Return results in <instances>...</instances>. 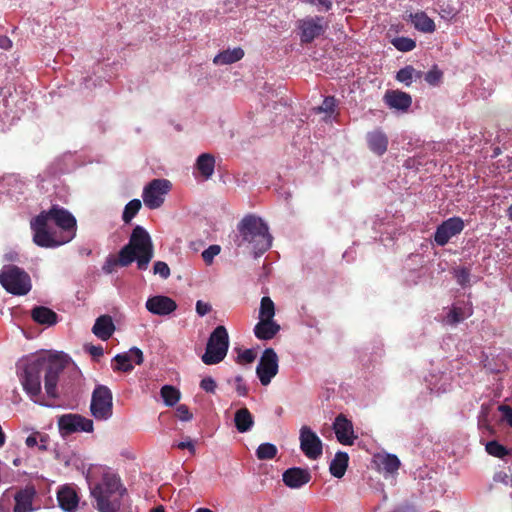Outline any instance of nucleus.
I'll return each mask as SVG.
<instances>
[{
	"instance_id": "1",
	"label": "nucleus",
	"mask_w": 512,
	"mask_h": 512,
	"mask_svg": "<svg viewBox=\"0 0 512 512\" xmlns=\"http://www.w3.org/2000/svg\"><path fill=\"white\" fill-rule=\"evenodd\" d=\"M65 368V361L58 355H39L21 361L17 365V375L23 390L35 403H40L41 379L51 398L58 397L57 383Z\"/></svg>"
},
{
	"instance_id": "2",
	"label": "nucleus",
	"mask_w": 512,
	"mask_h": 512,
	"mask_svg": "<svg viewBox=\"0 0 512 512\" xmlns=\"http://www.w3.org/2000/svg\"><path fill=\"white\" fill-rule=\"evenodd\" d=\"M33 242L42 248L64 245L76 236L77 221L71 212L55 204L30 220Z\"/></svg>"
},
{
	"instance_id": "3",
	"label": "nucleus",
	"mask_w": 512,
	"mask_h": 512,
	"mask_svg": "<svg viewBox=\"0 0 512 512\" xmlns=\"http://www.w3.org/2000/svg\"><path fill=\"white\" fill-rule=\"evenodd\" d=\"M154 256V246L149 233L137 225L129 238V242L119 251V262L121 267H128L134 261L141 271L148 268Z\"/></svg>"
},
{
	"instance_id": "4",
	"label": "nucleus",
	"mask_w": 512,
	"mask_h": 512,
	"mask_svg": "<svg viewBox=\"0 0 512 512\" xmlns=\"http://www.w3.org/2000/svg\"><path fill=\"white\" fill-rule=\"evenodd\" d=\"M240 241L237 246L249 244L255 257L264 254L272 245L267 224L258 216L248 214L238 223Z\"/></svg>"
},
{
	"instance_id": "5",
	"label": "nucleus",
	"mask_w": 512,
	"mask_h": 512,
	"mask_svg": "<svg viewBox=\"0 0 512 512\" xmlns=\"http://www.w3.org/2000/svg\"><path fill=\"white\" fill-rule=\"evenodd\" d=\"M126 489L120 478L112 473H105L101 482L90 488L91 496L96 502L99 512H116L120 508V499Z\"/></svg>"
},
{
	"instance_id": "6",
	"label": "nucleus",
	"mask_w": 512,
	"mask_h": 512,
	"mask_svg": "<svg viewBox=\"0 0 512 512\" xmlns=\"http://www.w3.org/2000/svg\"><path fill=\"white\" fill-rule=\"evenodd\" d=\"M229 348V335L227 329L219 325L210 334L205 353L201 360L206 365H215L224 360Z\"/></svg>"
},
{
	"instance_id": "7",
	"label": "nucleus",
	"mask_w": 512,
	"mask_h": 512,
	"mask_svg": "<svg viewBox=\"0 0 512 512\" xmlns=\"http://www.w3.org/2000/svg\"><path fill=\"white\" fill-rule=\"evenodd\" d=\"M0 283L7 292L18 296L26 295L32 287L29 274L15 265L5 266L1 270Z\"/></svg>"
},
{
	"instance_id": "8",
	"label": "nucleus",
	"mask_w": 512,
	"mask_h": 512,
	"mask_svg": "<svg viewBox=\"0 0 512 512\" xmlns=\"http://www.w3.org/2000/svg\"><path fill=\"white\" fill-rule=\"evenodd\" d=\"M90 411L98 421L108 420L113 414V395L105 385H96L92 392Z\"/></svg>"
},
{
	"instance_id": "9",
	"label": "nucleus",
	"mask_w": 512,
	"mask_h": 512,
	"mask_svg": "<svg viewBox=\"0 0 512 512\" xmlns=\"http://www.w3.org/2000/svg\"><path fill=\"white\" fill-rule=\"evenodd\" d=\"M171 182L167 179H153L143 190V201L149 209H157L164 202V195L169 192Z\"/></svg>"
},
{
	"instance_id": "10",
	"label": "nucleus",
	"mask_w": 512,
	"mask_h": 512,
	"mask_svg": "<svg viewBox=\"0 0 512 512\" xmlns=\"http://www.w3.org/2000/svg\"><path fill=\"white\" fill-rule=\"evenodd\" d=\"M278 373V356L274 349L266 348L256 367V374L263 386L270 384Z\"/></svg>"
},
{
	"instance_id": "11",
	"label": "nucleus",
	"mask_w": 512,
	"mask_h": 512,
	"mask_svg": "<svg viewBox=\"0 0 512 512\" xmlns=\"http://www.w3.org/2000/svg\"><path fill=\"white\" fill-rule=\"evenodd\" d=\"M300 30V41L302 44H308L314 39L324 34L327 25L321 16L306 17L297 22Z\"/></svg>"
},
{
	"instance_id": "12",
	"label": "nucleus",
	"mask_w": 512,
	"mask_h": 512,
	"mask_svg": "<svg viewBox=\"0 0 512 512\" xmlns=\"http://www.w3.org/2000/svg\"><path fill=\"white\" fill-rule=\"evenodd\" d=\"M300 449L304 455L311 459H318L323 453V445L321 439L308 426H302L300 429Z\"/></svg>"
},
{
	"instance_id": "13",
	"label": "nucleus",
	"mask_w": 512,
	"mask_h": 512,
	"mask_svg": "<svg viewBox=\"0 0 512 512\" xmlns=\"http://www.w3.org/2000/svg\"><path fill=\"white\" fill-rule=\"evenodd\" d=\"M465 227L462 218L454 216L443 221L434 233V241L438 246H445L449 240L460 234Z\"/></svg>"
},
{
	"instance_id": "14",
	"label": "nucleus",
	"mask_w": 512,
	"mask_h": 512,
	"mask_svg": "<svg viewBox=\"0 0 512 512\" xmlns=\"http://www.w3.org/2000/svg\"><path fill=\"white\" fill-rule=\"evenodd\" d=\"M58 426L64 434L93 431V421L79 414L62 415L58 419Z\"/></svg>"
},
{
	"instance_id": "15",
	"label": "nucleus",
	"mask_w": 512,
	"mask_h": 512,
	"mask_svg": "<svg viewBox=\"0 0 512 512\" xmlns=\"http://www.w3.org/2000/svg\"><path fill=\"white\" fill-rule=\"evenodd\" d=\"M333 430L337 440L343 445H353L357 438L354 435L352 422L344 415L339 414L333 423Z\"/></svg>"
},
{
	"instance_id": "16",
	"label": "nucleus",
	"mask_w": 512,
	"mask_h": 512,
	"mask_svg": "<svg viewBox=\"0 0 512 512\" xmlns=\"http://www.w3.org/2000/svg\"><path fill=\"white\" fill-rule=\"evenodd\" d=\"M145 306L150 313L160 316L169 315L177 308V304L172 298L162 295L148 298Z\"/></svg>"
},
{
	"instance_id": "17",
	"label": "nucleus",
	"mask_w": 512,
	"mask_h": 512,
	"mask_svg": "<svg viewBox=\"0 0 512 512\" xmlns=\"http://www.w3.org/2000/svg\"><path fill=\"white\" fill-rule=\"evenodd\" d=\"M311 480V473L308 469L301 467H292L285 470L282 474L283 483L292 489H298Z\"/></svg>"
},
{
	"instance_id": "18",
	"label": "nucleus",
	"mask_w": 512,
	"mask_h": 512,
	"mask_svg": "<svg viewBox=\"0 0 512 512\" xmlns=\"http://www.w3.org/2000/svg\"><path fill=\"white\" fill-rule=\"evenodd\" d=\"M57 500L61 509L67 512H73L77 509L79 497L74 488L63 486L57 493Z\"/></svg>"
},
{
	"instance_id": "19",
	"label": "nucleus",
	"mask_w": 512,
	"mask_h": 512,
	"mask_svg": "<svg viewBox=\"0 0 512 512\" xmlns=\"http://www.w3.org/2000/svg\"><path fill=\"white\" fill-rule=\"evenodd\" d=\"M366 141L368 148L378 156H382L387 151L389 143L388 137L380 129L367 133Z\"/></svg>"
},
{
	"instance_id": "20",
	"label": "nucleus",
	"mask_w": 512,
	"mask_h": 512,
	"mask_svg": "<svg viewBox=\"0 0 512 512\" xmlns=\"http://www.w3.org/2000/svg\"><path fill=\"white\" fill-rule=\"evenodd\" d=\"M384 99L389 107L402 111L408 110L412 103L411 96L399 90L387 91Z\"/></svg>"
},
{
	"instance_id": "21",
	"label": "nucleus",
	"mask_w": 512,
	"mask_h": 512,
	"mask_svg": "<svg viewBox=\"0 0 512 512\" xmlns=\"http://www.w3.org/2000/svg\"><path fill=\"white\" fill-rule=\"evenodd\" d=\"M114 331L115 325L112 317L109 315H101L98 317L92 328L94 335L103 341L108 340L113 335Z\"/></svg>"
},
{
	"instance_id": "22",
	"label": "nucleus",
	"mask_w": 512,
	"mask_h": 512,
	"mask_svg": "<svg viewBox=\"0 0 512 512\" xmlns=\"http://www.w3.org/2000/svg\"><path fill=\"white\" fill-rule=\"evenodd\" d=\"M254 335L259 340H271L280 331V325L274 320H259L254 326Z\"/></svg>"
},
{
	"instance_id": "23",
	"label": "nucleus",
	"mask_w": 512,
	"mask_h": 512,
	"mask_svg": "<svg viewBox=\"0 0 512 512\" xmlns=\"http://www.w3.org/2000/svg\"><path fill=\"white\" fill-rule=\"evenodd\" d=\"M32 319L41 325L52 326L58 322V315L45 306H36L31 311Z\"/></svg>"
},
{
	"instance_id": "24",
	"label": "nucleus",
	"mask_w": 512,
	"mask_h": 512,
	"mask_svg": "<svg viewBox=\"0 0 512 512\" xmlns=\"http://www.w3.org/2000/svg\"><path fill=\"white\" fill-rule=\"evenodd\" d=\"M35 495L33 488L20 490L15 495L14 512H31L33 510L32 502Z\"/></svg>"
},
{
	"instance_id": "25",
	"label": "nucleus",
	"mask_w": 512,
	"mask_h": 512,
	"mask_svg": "<svg viewBox=\"0 0 512 512\" xmlns=\"http://www.w3.org/2000/svg\"><path fill=\"white\" fill-rule=\"evenodd\" d=\"M195 168L205 180L210 179L215 169L214 156L210 153L199 155L196 160Z\"/></svg>"
},
{
	"instance_id": "26",
	"label": "nucleus",
	"mask_w": 512,
	"mask_h": 512,
	"mask_svg": "<svg viewBox=\"0 0 512 512\" xmlns=\"http://www.w3.org/2000/svg\"><path fill=\"white\" fill-rule=\"evenodd\" d=\"M234 423L238 432L245 433L253 427L254 418L251 412L246 407H243L235 412Z\"/></svg>"
},
{
	"instance_id": "27",
	"label": "nucleus",
	"mask_w": 512,
	"mask_h": 512,
	"mask_svg": "<svg viewBox=\"0 0 512 512\" xmlns=\"http://www.w3.org/2000/svg\"><path fill=\"white\" fill-rule=\"evenodd\" d=\"M244 57V51L242 48L237 47L234 49H227L220 53H218L214 59L213 63L216 65H228L233 64Z\"/></svg>"
},
{
	"instance_id": "28",
	"label": "nucleus",
	"mask_w": 512,
	"mask_h": 512,
	"mask_svg": "<svg viewBox=\"0 0 512 512\" xmlns=\"http://www.w3.org/2000/svg\"><path fill=\"white\" fill-rule=\"evenodd\" d=\"M349 456L346 452L339 451L330 463V473L336 478H342L348 467Z\"/></svg>"
},
{
	"instance_id": "29",
	"label": "nucleus",
	"mask_w": 512,
	"mask_h": 512,
	"mask_svg": "<svg viewBox=\"0 0 512 512\" xmlns=\"http://www.w3.org/2000/svg\"><path fill=\"white\" fill-rule=\"evenodd\" d=\"M414 27L424 33H432L435 31L434 21L424 12H417L411 15Z\"/></svg>"
},
{
	"instance_id": "30",
	"label": "nucleus",
	"mask_w": 512,
	"mask_h": 512,
	"mask_svg": "<svg viewBox=\"0 0 512 512\" xmlns=\"http://www.w3.org/2000/svg\"><path fill=\"white\" fill-rule=\"evenodd\" d=\"M421 78L422 72L416 71V69L411 66L407 65L404 68L400 69L396 74V80L404 83L406 86H410L412 84L413 78Z\"/></svg>"
},
{
	"instance_id": "31",
	"label": "nucleus",
	"mask_w": 512,
	"mask_h": 512,
	"mask_svg": "<svg viewBox=\"0 0 512 512\" xmlns=\"http://www.w3.org/2000/svg\"><path fill=\"white\" fill-rule=\"evenodd\" d=\"M275 316V305L270 297L264 296L260 302L259 320H273Z\"/></svg>"
},
{
	"instance_id": "32",
	"label": "nucleus",
	"mask_w": 512,
	"mask_h": 512,
	"mask_svg": "<svg viewBox=\"0 0 512 512\" xmlns=\"http://www.w3.org/2000/svg\"><path fill=\"white\" fill-rule=\"evenodd\" d=\"M160 394L167 406L175 405L180 399V391L171 385H164Z\"/></svg>"
},
{
	"instance_id": "33",
	"label": "nucleus",
	"mask_w": 512,
	"mask_h": 512,
	"mask_svg": "<svg viewBox=\"0 0 512 512\" xmlns=\"http://www.w3.org/2000/svg\"><path fill=\"white\" fill-rule=\"evenodd\" d=\"M141 201L139 199H133L129 201L124 208L123 214H122V220L125 223H130L131 220L137 215L139 210L141 209Z\"/></svg>"
},
{
	"instance_id": "34",
	"label": "nucleus",
	"mask_w": 512,
	"mask_h": 512,
	"mask_svg": "<svg viewBox=\"0 0 512 512\" xmlns=\"http://www.w3.org/2000/svg\"><path fill=\"white\" fill-rule=\"evenodd\" d=\"M277 447L271 443H262L256 450V456L259 460H270L277 455Z\"/></svg>"
},
{
	"instance_id": "35",
	"label": "nucleus",
	"mask_w": 512,
	"mask_h": 512,
	"mask_svg": "<svg viewBox=\"0 0 512 512\" xmlns=\"http://www.w3.org/2000/svg\"><path fill=\"white\" fill-rule=\"evenodd\" d=\"M392 44L401 52H409L416 47V42L408 37H396L392 40Z\"/></svg>"
},
{
	"instance_id": "36",
	"label": "nucleus",
	"mask_w": 512,
	"mask_h": 512,
	"mask_svg": "<svg viewBox=\"0 0 512 512\" xmlns=\"http://www.w3.org/2000/svg\"><path fill=\"white\" fill-rule=\"evenodd\" d=\"M114 361L116 362L114 370L130 372L134 368L127 353L117 354Z\"/></svg>"
},
{
	"instance_id": "37",
	"label": "nucleus",
	"mask_w": 512,
	"mask_h": 512,
	"mask_svg": "<svg viewBox=\"0 0 512 512\" xmlns=\"http://www.w3.org/2000/svg\"><path fill=\"white\" fill-rule=\"evenodd\" d=\"M486 451L488 454L498 458H503L509 454L507 448L495 440L490 441L486 444Z\"/></svg>"
},
{
	"instance_id": "38",
	"label": "nucleus",
	"mask_w": 512,
	"mask_h": 512,
	"mask_svg": "<svg viewBox=\"0 0 512 512\" xmlns=\"http://www.w3.org/2000/svg\"><path fill=\"white\" fill-rule=\"evenodd\" d=\"M454 276L461 287H466L470 282L471 272L467 267H459L455 269Z\"/></svg>"
},
{
	"instance_id": "39",
	"label": "nucleus",
	"mask_w": 512,
	"mask_h": 512,
	"mask_svg": "<svg viewBox=\"0 0 512 512\" xmlns=\"http://www.w3.org/2000/svg\"><path fill=\"white\" fill-rule=\"evenodd\" d=\"M382 464H383V468L387 472L393 473L399 469L400 460L398 459V457L396 455L389 454L383 459Z\"/></svg>"
},
{
	"instance_id": "40",
	"label": "nucleus",
	"mask_w": 512,
	"mask_h": 512,
	"mask_svg": "<svg viewBox=\"0 0 512 512\" xmlns=\"http://www.w3.org/2000/svg\"><path fill=\"white\" fill-rule=\"evenodd\" d=\"M153 273L158 274L162 279H167L170 276V268L164 261H156L153 265Z\"/></svg>"
},
{
	"instance_id": "41",
	"label": "nucleus",
	"mask_w": 512,
	"mask_h": 512,
	"mask_svg": "<svg viewBox=\"0 0 512 512\" xmlns=\"http://www.w3.org/2000/svg\"><path fill=\"white\" fill-rule=\"evenodd\" d=\"M336 106V99L333 96H327L324 98L323 103L316 110L318 112H325L331 115L334 112Z\"/></svg>"
},
{
	"instance_id": "42",
	"label": "nucleus",
	"mask_w": 512,
	"mask_h": 512,
	"mask_svg": "<svg viewBox=\"0 0 512 512\" xmlns=\"http://www.w3.org/2000/svg\"><path fill=\"white\" fill-rule=\"evenodd\" d=\"M221 251L219 245H211L202 252V258L206 264H211L215 256Z\"/></svg>"
},
{
	"instance_id": "43",
	"label": "nucleus",
	"mask_w": 512,
	"mask_h": 512,
	"mask_svg": "<svg viewBox=\"0 0 512 512\" xmlns=\"http://www.w3.org/2000/svg\"><path fill=\"white\" fill-rule=\"evenodd\" d=\"M443 76V73L441 70L437 68V66H434L431 70H429L425 75V80L430 85H437L439 81L441 80Z\"/></svg>"
},
{
	"instance_id": "44",
	"label": "nucleus",
	"mask_w": 512,
	"mask_h": 512,
	"mask_svg": "<svg viewBox=\"0 0 512 512\" xmlns=\"http://www.w3.org/2000/svg\"><path fill=\"white\" fill-rule=\"evenodd\" d=\"M256 359V353L252 349H245L238 354V363H252Z\"/></svg>"
},
{
	"instance_id": "45",
	"label": "nucleus",
	"mask_w": 512,
	"mask_h": 512,
	"mask_svg": "<svg viewBox=\"0 0 512 512\" xmlns=\"http://www.w3.org/2000/svg\"><path fill=\"white\" fill-rule=\"evenodd\" d=\"M200 388L202 390H204L205 392L207 393H215L216 391V388H217V384L215 382V380L208 376V377H205L201 380L200 382Z\"/></svg>"
},
{
	"instance_id": "46",
	"label": "nucleus",
	"mask_w": 512,
	"mask_h": 512,
	"mask_svg": "<svg viewBox=\"0 0 512 512\" xmlns=\"http://www.w3.org/2000/svg\"><path fill=\"white\" fill-rule=\"evenodd\" d=\"M176 416L182 421H189L192 419L193 414L190 412L187 405L180 404L176 408Z\"/></svg>"
},
{
	"instance_id": "47",
	"label": "nucleus",
	"mask_w": 512,
	"mask_h": 512,
	"mask_svg": "<svg viewBox=\"0 0 512 512\" xmlns=\"http://www.w3.org/2000/svg\"><path fill=\"white\" fill-rule=\"evenodd\" d=\"M234 384L236 392L239 396H247L248 394V388L246 384L244 383V379L241 375H238L234 378Z\"/></svg>"
},
{
	"instance_id": "48",
	"label": "nucleus",
	"mask_w": 512,
	"mask_h": 512,
	"mask_svg": "<svg viewBox=\"0 0 512 512\" xmlns=\"http://www.w3.org/2000/svg\"><path fill=\"white\" fill-rule=\"evenodd\" d=\"M131 362L134 361L137 365H140L143 362V352L137 348L133 347L127 352Z\"/></svg>"
},
{
	"instance_id": "49",
	"label": "nucleus",
	"mask_w": 512,
	"mask_h": 512,
	"mask_svg": "<svg viewBox=\"0 0 512 512\" xmlns=\"http://www.w3.org/2000/svg\"><path fill=\"white\" fill-rule=\"evenodd\" d=\"M448 319L452 324L460 322L463 319L461 309L453 308L448 314Z\"/></svg>"
},
{
	"instance_id": "50",
	"label": "nucleus",
	"mask_w": 512,
	"mask_h": 512,
	"mask_svg": "<svg viewBox=\"0 0 512 512\" xmlns=\"http://www.w3.org/2000/svg\"><path fill=\"white\" fill-rule=\"evenodd\" d=\"M499 410L502 412L503 419L512 426V408L508 405H500Z\"/></svg>"
},
{
	"instance_id": "51",
	"label": "nucleus",
	"mask_w": 512,
	"mask_h": 512,
	"mask_svg": "<svg viewBox=\"0 0 512 512\" xmlns=\"http://www.w3.org/2000/svg\"><path fill=\"white\" fill-rule=\"evenodd\" d=\"M211 311V306L208 303H204L201 300L196 303V312L200 316H204Z\"/></svg>"
},
{
	"instance_id": "52",
	"label": "nucleus",
	"mask_w": 512,
	"mask_h": 512,
	"mask_svg": "<svg viewBox=\"0 0 512 512\" xmlns=\"http://www.w3.org/2000/svg\"><path fill=\"white\" fill-rule=\"evenodd\" d=\"M120 266L119 257L117 259L109 258L103 266V270L106 273H112L115 266Z\"/></svg>"
},
{
	"instance_id": "53",
	"label": "nucleus",
	"mask_w": 512,
	"mask_h": 512,
	"mask_svg": "<svg viewBox=\"0 0 512 512\" xmlns=\"http://www.w3.org/2000/svg\"><path fill=\"white\" fill-rule=\"evenodd\" d=\"M176 447L178 449H181V450H184V449H188L190 451V453L194 454L195 453V446L193 444L192 441H183V442H179Z\"/></svg>"
},
{
	"instance_id": "54",
	"label": "nucleus",
	"mask_w": 512,
	"mask_h": 512,
	"mask_svg": "<svg viewBox=\"0 0 512 512\" xmlns=\"http://www.w3.org/2000/svg\"><path fill=\"white\" fill-rule=\"evenodd\" d=\"M311 4H319L324 7L325 11H329L332 8L333 0H309Z\"/></svg>"
},
{
	"instance_id": "55",
	"label": "nucleus",
	"mask_w": 512,
	"mask_h": 512,
	"mask_svg": "<svg viewBox=\"0 0 512 512\" xmlns=\"http://www.w3.org/2000/svg\"><path fill=\"white\" fill-rule=\"evenodd\" d=\"M38 436H40L39 433H34V434H31L29 435L27 438H26V445L28 447H34L38 444Z\"/></svg>"
},
{
	"instance_id": "56",
	"label": "nucleus",
	"mask_w": 512,
	"mask_h": 512,
	"mask_svg": "<svg viewBox=\"0 0 512 512\" xmlns=\"http://www.w3.org/2000/svg\"><path fill=\"white\" fill-rule=\"evenodd\" d=\"M103 348L102 346H90L89 353L94 357H100L103 355Z\"/></svg>"
},
{
	"instance_id": "57",
	"label": "nucleus",
	"mask_w": 512,
	"mask_h": 512,
	"mask_svg": "<svg viewBox=\"0 0 512 512\" xmlns=\"http://www.w3.org/2000/svg\"><path fill=\"white\" fill-rule=\"evenodd\" d=\"M12 46L11 40L7 36H0V48L9 49Z\"/></svg>"
},
{
	"instance_id": "58",
	"label": "nucleus",
	"mask_w": 512,
	"mask_h": 512,
	"mask_svg": "<svg viewBox=\"0 0 512 512\" xmlns=\"http://www.w3.org/2000/svg\"><path fill=\"white\" fill-rule=\"evenodd\" d=\"M45 441H46V437L45 436H40V442H41V445L39 446L40 450H46L47 449Z\"/></svg>"
},
{
	"instance_id": "59",
	"label": "nucleus",
	"mask_w": 512,
	"mask_h": 512,
	"mask_svg": "<svg viewBox=\"0 0 512 512\" xmlns=\"http://www.w3.org/2000/svg\"><path fill=\"white\" fill-rule=\"evenodd\" d=\"M150 512H165V509L162 505H158L150 510Z\"/></svg>"
},
{
	"instance_id": "60",
	"label": "nucleus",
	"mask_w": 512,
	"mask_h": 512,
	"mask_svg": "<svg viewBox=\"0 0 512 512\" xmlns=\"http://www.w3.org/2000/svg\"><path fill=\"white\" fill-rule=\"evenodd\" d=\"M507 216L510 220H512V204L507 209Z\"/></svg>"
},
{
	"instance_id": "61",
	"label": "nucleus",
	"mask_w": 512,
	"mask_h": 512,
	"mask_svg": "<svg viewBox=\"0 0 512 512\" xmlns=\"http://www.w3.org/2000/svg\"><path fill=\"white\" fill-rule=\"evenodd\" d=\"M19 462H20L19 459H15L13 463H14L15 466H18Z\"/></svg>"
}]
</instances>
